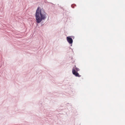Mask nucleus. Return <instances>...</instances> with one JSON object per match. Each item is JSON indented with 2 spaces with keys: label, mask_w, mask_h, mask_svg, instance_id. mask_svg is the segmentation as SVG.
I'll return each instance as SVG.
<instances>
[{
  "label": "nucleus",
  "mask_w": 125,
  "mask_h": 125,
  "mask_svg": "<svg viewBox=\"0 0 125 125\" xmlns=\"http://www.w3.org/2000/svg\"><path fill=\"white\" fill-rule=\"evenodd\" d=\"M79 70V69L77 68H75V69L73 68L72 69V72L73 73L74 75L76 76L80 77V76L79 75V74L77 72H76L75 71L77 72Z\"/></svg>",
  "instance_id": "obj_2"
},
{
  "label": "nucleus",
  "mask_w": 125,
  "mask_h": 125,
  "mask_svg": "<svg viewBox=\"0 0 125 125\" xmlns=\"http://www.w3.org/2000/svg\"><path fill=\"white\" fill-rule=\"evenodd\" d=\"M35 16L36 21L38 23H40L42 20L47 17V14L43 8L38 7L35 12Z\"/></svg>",
  "instance_id": "obj_1"
},
{
  "label": "nucleus",
  "mask_w": 125,
  "mask_h": 125,
  "mask_svg": "<svg viewBox=\"0 0 125 125\" xmlns=\"http://www.w3.org/2000/svg\"><path fill=\"white\" fill-rule=\"evenodd\" d=\"M67 40L68 42L70 44H72L73 42V40L72 39L68 37H67Z\"/></svg>",
  "instance_id": "obj_3"
}]
</instances>
